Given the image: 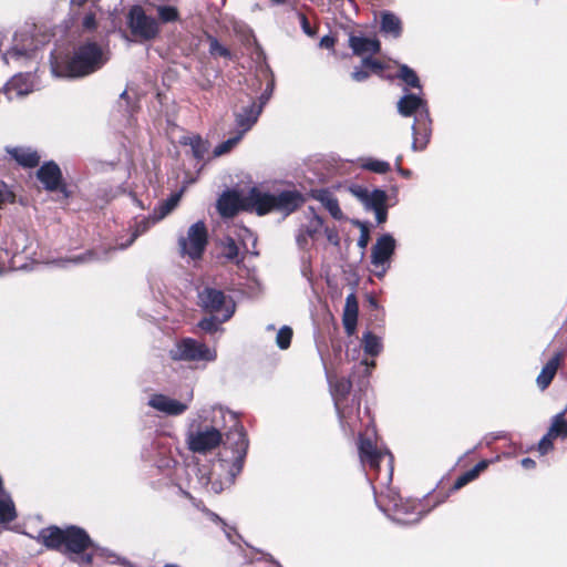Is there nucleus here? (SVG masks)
Listing matches in <instances>:
<instances>
[{
  "mask_svg": "<svg viewBox=\"0 0 567 567\" xmlns=\"http://www.w3.org/2000/svg\"><path fill=\"white\" fill-rule=\"evenodd\" d=\"M107 60L104 47L94 41H85L74 48L73 52L52 51L50 66L55 78L78 79L96 72Z\"/></svg>",
  "mask_w": 567,
  "mask_h": 567,
  "instance_id": "f257e3e1",
  "label": "nucleus"
},
{
  "mask_svg": "<svg viewBox=\"0 0 567 567\" xmlns=\"http://www.w3.org/2000/svg\"><path fill=\"white\" fill-rule=\"evenodd\" d=\"M197 420L209 427H217L219 432L231 423L233 429L227 433L226 445L231 449L233 458L229 466V481L234 483L236 476L241 472L248 450L246 432L237 421L235 413L221 405L203 406L197 412Z\"/></svg>",
  "mask_w": 567,
  "mask_h": 567,
  "instance_id": "f03ea898",
  "label": "nucleus"
},
{
  "mask_svg": "<svg viewBox=\"0 0 567 567\" xmlns=\"http://www.w3.org/2000/svg\"><path fill=\"white\" fill-rule=\"evenodd\" d=\"M375 503L393 522L401 525L416 524L427 513L421 502L403 499L392 489H389L385 496H375Z\"/></svg>",
  "mask_w": 567,
  "mask_h": 567,
  "instance_id": "7ed1b4c3",
  "label": "nucleus"
},
{
  "mask_svg": "<svg viewBox=\"0 0 567 567\" xmlns=\"http://www.w3.org/2000/svg\"><path fill=\"white\" fill-rule=\"evenodd\" d=\"M330 392L340 425L344 432H353L360 410V401L353 398L351 405L348 404V395L352 389V382L347 378L328 377Z\"/></svg>",
  "mask_w": 567,
  "mask_h": 567,
  "instance_id": "20e7f679",
  "label": "nucleus"
},
{
  "mask_svg": "<svg viewBox=\"0 0 567 567\" xmlns=\"http://www.w3.org/2000/svg\"><path fill=\"white\" fill-rule=\"evenodd\" d=\"M169 357L174 361L213 362L217 352L196 339L183 338L169 350Z\"/></svg>",
  "mask_w": 567,
  "mask_h": 567,
  "instance_id": "39448f33",
  "label": "nucleus"
},
{
  "mask_svg": "<svg viewBox=\"0 0 567 567\" xmlns=\"http://www.w3.org/2000/svg\"><path fill=\"white\" fill-rule=\"evenodd\" d=\"M41 44L42 42L28 31H18L14 33L12 47L2 56L3 61L7 64L16 63L22 66L28 61L37 60Z\"/></svg>",
  "mask_w": 567,
  "mask_h": 567,
  "instance_id": "423d86ee",
  "label": "nucleus"
},
{
  "mask_svg": "<svg viewBox=\"0 0 567 567\" xmlns=\"http://www.w3.org/2000/svg\"><path fill=\"white\" fill-rule=\"evenodd\" d=\"M177 244L182 257H188L192 260L200 259L208 244L206 224L198 220L190 225L186 234L178 237Z\"/></svg>",
  "mask_w": 567,
  "mask_h": 567,
  "instance_id": "0eeeda50",
  "label": "nucleus"
},
{
  "mask_svg": "<svg viewBox=\"0 0 567 567\" xmlns=\"http://www.w3.org/2000/svg\"><path fill=\"white\" fill-rule=\"evenodd\" d=\"M360 434L358 450L362 465H369L372 470H379L380 463L386 460V474L382 484H389L393 474V456L388 450H380L371 437Z\"/></svg>",
  "mask_w": 567,
  "mask_h": 567,
  "instance_id": "6e6552de",
  "label": "nucleus"
},
{
  "mask_svg": "<svg viewBox=\"0 0 567 567\" xmlns=\"http://www.w3.org/2000/svg\"><path fill=\"white\" fill-rule=\"evenodd\" d=\"M198 301L204 311L220 317V321H228L236 311L233 298L216 288L205 287L198 293Z\"/></svg>",
  "mask_w": 567,
  "mask_h": 567,
  "instance_id": "1a4fd4ad",
  "label": "nucleus"
},
{
  "mask_svg": "<svg viewBox=\"0 0 567 567\" xmlns=\"http://www.w3.org/2000/svg\"><path fill=\"white\" fill-rule=\"evenodd\" d=\"M126 19L132 35L138 41H152L159 34L158 21L147 16L140 6H133Z\"/></svg>",
  "mask_w": 567,
  "mask_h": 567,
  "instance_id": "9d476101",
  "label": "nucleus"
},
{
  "mask_svg": "<svg viewBox=\"0 0 567 567\" xmlns=\"http://www.w3.org/2000/svg\"><path fill=\"white\" fill-rule=\"evenodd\" d=\"M221 432L217 427L199 422L196 429H189L186 435L188 449L194 453L205 454L221 443Z\"/></svg>",
  "mask_w": 567,
  "mask_h": 567,
  "instance_id": "9b49d317",
  "label": "nucleus"
},
{
  "mask_svg": "<svg viewBox=\"0 0 567 567\" xmlns=\"http://www.w3.org/2000/svg\"><path fill=\"white\" fill-rule=\"evenodd\" d=\"M306 220L301 223L296 231V244L305 252L309 251L312 244L316 243L323 230V219L316 214L312 207H309L305 214Z\"/></svg>",
  "mask_w": 567,
  "mask_h": 567,
  "instance_id": "f8f14e48",
  "label": "nucleus"
},
{
  "mask_svg": "<svg viewBox=\"0 0 567 567\" xmlns=\"http://www.w3.org/2000/svg\"><path fill=\"white\" fill-rule=\"evenodd\" d=\"M396 248V240L391 234L381 235L371 249V264L380 269L375 275L381 278L390 268V260Z\"/></svg>",
  "mask_w": 567,
  "mask_h": 567,
  "instance_id": "ddd939ff",
  "label": "nucleus"
},
{
  "mask_svg": "<svg viewBox=\"0 0 567 567\" xmlns=\"http://www.w3.org/2000/svg\"><path fill=\"white\" fill-rule=\"evenodd\" d=\"M94 546L93 540L85 529L71 525L66 527L63 554L74 556L86 551Z\"/></svg>",
  "mask_w": 567,
  "mask_h": 567,
  "instance_id": "4468645a",
  "label": "nucleus"
},
{
  "mask_svg": "<svg viewBox=\"0 0 567 567\" xmlns=\"http://www.w3.org/2000/svg\"><path fill=\"white\" fill-rule=\"evenodd\" d=\"M398 112L403 117H414V122L417 120H424L430 115L427 103L420 95L413 93H405L396 104Z\"/></svg>",
  "mask_w": 567,
  "mask_h": 567,
  "instance_id": "2eb2a0df",
  "label": "nucleus"
},
{
  "mask_svg": "<svg viewBox=\"0 0 567 567\" xmlns=\"http://www.w3.org/2000/svg\"><path fill=\"white\" fill-rule=\"evenodd\" d=\"M245 210L254 212L259 216H264L275 210V197L269 192H262L257 187L249 189L245 195Z\"/></svg>",
  "mask_w": 567,
  "mask_h": 567,
  "instance_id": "dca6fc26",
  "label": "nucleus"
},
{
  "mask_svg": "<svg viewBox=\"0 0 567 567\" xmlns=\"http://www.w3.org/2000/svg\"><path fill=\"white\" fill-rule=\"evenodd\" d=\"M192 398L193 392H190L187 402H181L168 395L155 393L150 396L148 405L164 415L177 416L182 415L188 409Z\"/></svg>",
  "mask_w": 567,
  "mask_h": 567,
  "instance_id": "f3484780",
  "label": "nucleus"
},
{
  "mask_svg": "<svg viewBox=\"0 0 567 567\" xmlns=\"http://www.w3.org/2000/svg\"><path fill=\"white\" fill-rule=\"evenodd\" d=\"M34 90L33 75L30 72L13 75L4 85L3 94L9 101L24 97Z\"/></svg>",
  "mask_w": 567,
  "mask_h": 567,
  "instance_id": "a211bd4d",
  "label": "nucleus"
},
{
  "mask_svg": "<svg viewBox=\"0 0 567 567\" xmlns=\"http://www.w3.org/2000/svg\"><path fill=\"white\" fill-rule=\"evenodd\" d=\"M275 210L288 216L296 212L303 203V195L296 189H285L274 194Z\"/></svg>",
  "mask_w": 567,
  "mask_h": 567,
  "instance_id": "6ab92c4d",
  "label": "nucleus"
},
{
  "mask_svg": "<svg viewBox=\"0 0 567 567\" xmlns=\"http://www.w3.org/2000/svg\"><path fill=\"white\" fill-rule=\"evenodd\" d=\"M261 114V107H257V102L251 100L247 106L235 112L236 131L245 135L257 123Z\"/></svg>",
  "mask_w": 567,
  "mask_h": 567,
  "instance_id": "aec40b11",
  "label": "nucleus"
},
{
  "mask_svg": "<svg viewBox=\"0 0 567 567\" xmlns=\"http://www.w3.org/2000/svg\"><path fill=\"white\" fill-rule=\"evenodd\" d=\"M142 458L156 466L158 470H168L174 461L167 455L166 449L162 447L157 442H151L142 450Z\"/></svg>",
  "mask_w": 567,
  "mask_h": 567,
  "instance_id": "412c9836",
  "label": "nucleus"
},
{
  "mask_svg": "<svg viewBox=\"0 0 567 567\" xmlns=\"http://www.w3.org/2000/svg\"><path fill=\"white\" fill-rule=\"evenodd\" d=\"M245 196L227 190L217 200V210L225 218L234 217L239 210H245Z\"/></svg>",
  "mask_w": 567,
  "mask_h": 567,
  "instance_id": "4be33fe9",
  "label": "nucleus"
},
{
  "mask_svg": "<svg viewBox=\"0 0 567 567\" xmlns=\"http://www.w3.org/2000/svg\"><path fill=\"white\" fill-rule=\"evenodd\" d=\"M38 179L43 184L44 188L53 192L56 190L62 183V173L56 163L53 161L44 163L37 172Z\"/></svg>",
  "mask_w": 567,
  "mask_h": 567,
  "instance_id": "5701e85b",
  "label": "nucleus"
},
{
  "mask_svg": "<svg viewBox=\"0 0 567 567\" xmlns=\"http://www.w3.org/2000/svg\"><path fill=\"white\" fill-rule=\"evenodd\" d=\"M352 193L368 210L381 208L386 204L388 195L384 190L379 188L369 190L364 187H357Z\"/></svg>",
  "mask_w": 567,
  "mask_h": 567,
  "instance_id": "b1692460",
  "label": "nucleus"
},
{
  "mask_svg": "<svg viewBox=\"0 0 567 567\" xmlns=\"http://www.w3.org/2000/svg\"><path fill=\"white\" fill-rule=\"evenodd\" d=\"M65 534L66 528L62 529L58 526H50L41 529L37 539L47 548L58 550L63 554Z\"/></svg>",
  "mask_w": 567,
  "mask_h": 567,
  "instance_id": "393cba45",
  "label": "nucleus"
},
{
  "mask_svg": "<svg viewBox=\"0 0 567 567\" xmlns=\"http://www.w3.org/2000/svg\"><path fill=\"white\" fill-rule=\"evenodd\" d=\"M430 115L424 120H417L413 123L411 128L413 135L412 150L414 152L423 151L427 146L432 133Z\"/></svg>",
  "mask_w": 567,
  "mask_h": 567,
  "instance_id": "a878e982",
  "label": "nucleus"
},
{
  "mask_svg": "<svg viewBox=\"0 0 567 567\" xmlns=\"http://www.w3.org/2000/svg\"><path fill=\"white\" fill-rule=\"evenodd\" d=\"M348 42L353 54L359 56H363L364 54H375L381 49L380 41L375 38H367L351 33Z\"/></svg>",
  "mask_w": 567,
  "mask_h": 567,
  "instance_id": "bb28decb",
  "label": "nucleus"
},
{
  "mask_svg": "<svg viewBox=\"0 0 567 567\" xmlns=\"http://www.w3.org/2000/svg\"><path fill=\"white\" fill-rule=\"evenodd\" d=\"M359 306L354 293L346 298L342 323L348 336H353L357 329Z\"/></svg>",
  "mask_w": 567,
  "mask_h": 567,
  "instance_id": "cd10ccee",
  "label": "nucleus"
},
{
  "mask_svg": "<svg viewBox=\"0 0 567 567\" xmlns=\"http://www.w3.org/2000/svg\"><path fill=\"white\" fill-rule=\"evenodd\" d=\"M7 153L21 166L33 168L39 165L40 156L27 147H6Z\"/></svg>",
  "mask_w": 567,
  "mask_h": 567,
  "instance_id": "c85d7f7f",
  "label": "nucleus"
},
{
  "mask_svg": "<svg viewBox=\"0 0 567 567\" xmlns=\"http://www.w3.org/2000/svg\"><path fill=\"white\" fill-rule=\"evenodd\" d=\"M563 354L560 352L556 353L553 358L548 360V362L543 367L540 373L536 379L537 386L540 390H545L551 383L554 377L557 373V370L560 365Z\"/></svg>",
  "mask_w": 567,
  "mask_h": 567,
  "instance_id": "c756f323",
  "label": "nucleus"
},
{
  "mask_svg": "<svg viewBox=\"0 0 567 567\" xmlns=\"http://www.w3.org/2000/svg\"><path fill=\"white\" fill-rule=\"evenodd\" d=\"M313 198L319 200L334 219H342L343 214L338 199L328 190L319 189L313 193Z\"/></svg>",
  "mask_w": 567,
  "mask_h": 567,
  "instance_id": "7c9ffc66",
  "label": "nucleus"
},
{
  "mask_svg": "<svg viewBox=\"0 0 567 567\" xmlns=\"http://www.w3.org/2000/svg\"><path fill=\"white\" fill-rule=\"evenodd\" d=\"M158 221L159 220H155V214L154 213L151 214L147 217H143L142 219L136 220L135 225H134L133 234L131 235L130 239L126 243L118 244L115 247V249H125V248H127L128 246H131L134 243V240L138 236L143 235L144 233H146L153 225H155Z\"/></svg>",
  "mask_w": 567,
  "mask_h": 567,
  "instance_id": "2f4dec72",
  "label": "nucleus"
},
{
  "mask_svg": "<svg viewBox=\"0 0 567 567\" xmlns=\"http://www.w3.org/2000/svg\"><path fill=\"white\" fill-rule=\"evenodd\" d=\"M183 190L172 194L167 199L162 200L154 208L155 220H162L169 215L178 205L182 198Z\"/></svg>",
  "mask_w": 567,
  "mask_h": 567,
  "instance_id": "473e14b6",
  "label": "nucleus"
},
{
  "mask_svg": "<svg viewBox=\"0 0 567 567\" xmlns=\"http://www.w3.org/2000/svg\"><path fill=\"white\" fill-rule=\"evenodd\" d=\"M381 31L393 38H399L402 32L401 20L392 12H383L381 17Z\"/></svg>",
  "mask_w": 567,
  "mask_h": 567,
  "instance_id": "72a5a7b5",
  "label": "nucleus"
},
{
  "mask_svg": "<svg viewBox=\"0 0 567 567\" xmlns=\"http://www.w3.org/2000/svg\"><path fill=\"white\" fill-rule=\"evenodd\" d=\"M363 351L367 355L378 357L383 350L382 339L371 331H365L361 340Z\"/></svg>",
  "mask_w": 567,
  "mask_h": 567,
  "instance_id": "f704fd0d",
  "label": "nucleus"
},
{
  "mask_svg": "<svg viewBox=\"0 0 567 567\" xmlns=\"http://www.w3.org/2000/svg\"><path fill=\"white\" fill-rule=\"evenodd\" d=\"M162 2L161 0H151L150 4L154 7L157 11L158 19L163 23L175 22L179 19V13L176 7L168 6Z\"/></svg>",
  "mask_w": 567,
  "mask_h": 567,
  "instance_id": "c9c22d12",
  "label": "nucleus"
},
{
  "mask_svg": "<svg viewBox=\"0 0 567 567\" xmlns=\"http://www.w3.org/2000/svg\"><path fill=\"white\" fill-rule=\"evenodd\" d=\"M17 517L14 503L8 493H0V524L10 523Z\"/></svg>",
  "mask_w": 567,
  "mask_h": 567,
  "instance_id": "e433bc0d",
  "label": "nucleus"
},
{
  "mask_svg": "<svg viewBox=\"0 0 567 567\" xmlns=\"http://www.w3.org/2000/svg\"><path fill=\"white\" fill-rule=\"evenodd\" d=\"M565 413L566 411H563L553 417L551 425L548 430L549 436H553L554 439L567 437V420L565 419Z\"/></svg>",
  "mask_w": 567,
  "mask_h": 567,
  "instance_id": "4c0bfd02",
  "label": "nucleus"
},
{
  "mask_svg": "<svg viewBox=\"0 0 567 567\" xmlns=\"http://www.w3.org/2000/svg\"><path fill=\"white\" fill-rule=\"evenodd\" d=\"M223 257H225L229 261H234L236 265H240L243 262V257L239 258V249L238 246L231 237H227L223 241V250H221Z\"/></svg>",
  "mask_w": 567,
  "mask_h": 567,
  "instance_id": "58836bf2",
  "label": "nucleus"
},
{
  "mask_svg": "<svg viewBox=\"0 0 567 567\" xmlns=\"http://www.w3.org/2000/svg\"><path fill=\"white\" fill-rule=\"evenodd\" d=\"M398 78L411 87L421 89L420 80L414 70L406 64H401L399 68Z\"/></svg>",
  "mask_w": 567,
  "mask_h": 567,
  "instance_id": "ea45409f",
  "label": "nucleus"
},
{
  "mask_svg": "<svg viewBox=\"0 0 567 567\" xmlns=\"http://www.w3.org/2000/svg\"><path fill=\"white\" fill-rule=\"evenodd\" d=\"M361 167L363 169L378 173V174H385L390 171L391 166L388 162L367 157L362 159Z\"/></svg>",
  "mask_w": 567,
  "mask_h": 567,
  "instance_id": "a19ab883",
  "label": "nucleus"
},
{
  "mask_svg": "<svg viewBox=\"0 0 567 567\" xmlns=\"http://www.w3.org/2000/svg\"><path fill=\"white\" fill-rule=\"evenodd\" d=\"M241 133L235 131V135L229 137L228 140L224 141L219 145H217L214 150L215 156H221L224 154L229 153L244 137Z\"/></svg>",
  "mask_w": 567,
  "mask_h": 567,
  "instance_id": "79ce46f5",
  "label": "nucleus"
},
{
  "mask_svg": "<svg viewBox=\"0 0 567 567\" xmlns=\"http://www.w3.org/2000/svg\"><path fill=\"white\" fill-rule=\"evenodd\" d=\"M206 38L209 42V54L212 56H221V58H225V59H230L231 58V53L230 51L224 47L223 44L219 43V41L210 35V34H206Z\"/></svg>",
  "mask_w": 567,
  "mask_h": 567,
  "instance_id": "37998d69",
  "label": "nucleus"
},
{
  "mask_svg": "<svg viewBox=\"0 0 567 567\" xmlns=\"http://www.w3.org/2000/svg\"><path fill=\"white\" fill-rule=\"evenodd\" d=\"M225 321H220V317L212 315L210 317L203 318L198 322V327L207 333H215L219 330H223L220 326Z\"/></svg>",
  "mask_w": 567,
  "mask_h": 567,
  "instance_id": "c03bdc74",
  "label": "nucleus"
},
{
  "mask_svg": "<svg viewBox=\"0 0 567 567\" xmlns=\"http://www.w3.org/2000/svg\"><path fill=\"white\" fill-rule=\"evenodd\" d=\"M291 339H292V329L288 326H284L277 332L276 343L279 349L286 350L290 347Z\"/></svg>",
  "mask_w": 567,
  "mask_h": 567,
  "instance_id": "a18cd8bd",
  "label": "nucleus"
},
{
  "mask_svg": "<svg viewBox=\"0 0 567 567\" xmlns=\"http://www.w3.org/2000/svg\"><path fill=\"white\" fill-rule=\"evenodd\" d=\"M186 144L190 146L193 155L196 158L202 159L204 157L206 145L199 136L189 137Z\"/></svg>",
  "mask_w": 567,
  "mask_h": 567,
  "instance_id": "49530a36",
  "label": "nucleus"
},
{
  "mask_svg": "<svg viewBox=\"0 0 567 567\" xmlns=\"http://www.w3.org/2000/svg\"><path fill=\"white\" fill-rule=\"evenodd\" d=\"M94 549L95 555L104 557V558H113L115 563H118L122 566L127 567L130 561L126 558L118 557L115 553L111 551L107 548L100 547L94 544L92 547Z\"/></svg>",
  "mask_w": 567,
  "mask_h": 567,
  "instance_id": "de8ad7c7",
  "label": "nucleus"
},
{
  "mask_svg": "<svg viewBox=\"0 0 567 567\" xmlns=\"http://www.w3.org/2000/svg\"><path fill=\"white\" fill-rule=\"evenodd\" d=\"M475 478H476V476H475L474 472L468 470L456 478V481L453 484L452 489L457 491V489L462 488L463 486H465L466 484H468L470 482L474 481Z\"/></svg>",
  "mask_w": 567,
  "mask_h": 567,
  "instance_id": "09e8293b",
  "label": "nucleus"
},
{
  "mask_svg": "<svg viewBox=\"0 0 567 567\" xmlns=\"http://www.w3.org/2000/svg\"><path fill=\"white\" fill-rule=\"evenodd\" d=\"M322 234H324L327 240L333 245V246H339L340 244V237H339V234H338V230L336 229V227H329L327 226L324 223H323V230H322Z\"/></svg>",
  "mask_w": 567,
  "mask_h": 567,
  "instance_id": "8fccbe9b",
  "label": "nucleus"
},
{
  "mask_svg": "<svg viewBox=\"0 0 567 567\" xmlns=\"http://www.w3.org/2000/svg\"><path fill=\"white\" fill-rule=\"evenodd\" d=\"M14 198L16 196L9 187L3 182H0V207L7 203H13Z\"/></svg>",
  "mask_w": 567,
  "mask_h": 567,
  "instance_id": "3c124183",
  "label": "nucleus"
},
{
  "mask_svg": "<svg viewBox=\"0 0 567 567\" xmlns=\"http://www.w3.org/2000/svg\"><path fill=\"white\" fill-rule=\"evenodd\" d=\"M207 516L209 517V519H212L213 522L215 523H218L221 525L223 527V530L225 532V535L226 537L231 540V532H233V528L229 527L217 514L210 512V511H205Z\"/></svg>",
  "mask_w": 567,
  "mask_h": 567,
  "instance_id": "603ef678",
  "label": "nucleus"
},
{
  "mask_svg": "<svg viewBox=\"0 0 567 567\" xmlns=\"http://www.w3.org/2000/svg\"><path fill=\"white\" fill-rule=\"evenodd\" d=\"M94 256V252L92 251H87L85 254H81V255H78L73 258H70V259H64V260H61L60 262L64 266V264L66 262H72V264H83V262H86L89 260H91Z\"/></svg>",
  "mask_w": 567,
  "mask_h": 567,
  "instance_id": "864d4df0",
  "label": "nucleus"
},
{
  "mask_svg": "<svg viewBox=\"0 0 567 567\" xmlns=\"http://www.w3.org/2000/svg\"><path fill=\"white\" fill-rule=\"evenodd\" d=\"M362 65L364 68L371 69L374 72H381L383 70V64L380 61L369 56L362 59Z\"/></svg>",
  "mask_w": 567,
  "mask_h": 567,
  "instance_id": "5fc2aeb1",
  "label": "nucleus"
},
{
  "mask_svg": "<svg viewBox=\"0 0 567 567\" xmlns=\"http://www.w3.org/2000/svg\"><path fill=\"white\" fill-rule=\"evenodd\" d=\"M553 439L554 437L549 436V433L547 432V434L540 440L538 444V451L540 454H546L553 449Z\"/></svg>",
  "mask_w": 567,
  "mask_h": 567,
  "instance_id": "6e6d98bb",
  "label": "nucleus"
},
{
  "mask_svg": "<svg viewBox=\"0 0 567 567\" xmlns=\"http://www.w3.org/2000/svg\"><path fill=\"white\" fill-rule=\"evenodd\" d=\"M274 90V84L269 83L265 90V92L259 96L257 102V107H261V111L264 110V106L269 101Z\"/></svg>",
  "mask_w": 567,
  "mask_h": 567,
  "instance_id": "4d7b16f0",
  "label": "nucleus"
},
{
  "mask_svg": "<svg viewBox=\"0 0 567 567\" xmlns=\"http://www.w3.org/2000/svg\"><path fill=\"white\" fill-rule=\"evenodd\" d=\"M95 553L86 554L85 551L80 555H74V557H71V559L75 563H79L81 565H91L93 561Z\"/></svg>",
  "mask_w": 567,
  "mask_h": 567,
  "instance_id": "13d9d810",
  "label": "nucleus"
},
{
  "mask_svg": "<svg viewBox=\"0 0 567 567\" xmlns=\"http://www.w3.org/2000/svg\"><path fill=\"white\" fill-rule=\"evenodd\" d=\"M82 24L85 30L95 29V27H96L95 13H93V12L86 13L85 17L83 18Z\"/></svg>",
  "mask_w": 567,
  "mask_h": 567,
  "instance_id": "bf43d9fd",
  "label": "nucleus"
},
{
  "mask_svg": "<svg viewBox=\"0 0 567 567\" xmlns=\"http://www.w3.org/2000/svg\"><path fill=\"white\" fill-rule=\"evenodd\" d=\"M369 230L368 228L362 225L361 227V234H360V237L358 239V246L361 248V249H365L368 244H369Z\"/></svg>",
  "mask_w": 567,
  "mask_h": 567,
  "instance_id": "052dcab7",
  "label": "nucleus"
},
{
  "mask_svg": "<svg viewBox=\"0 0 567 567\" xmlns=\"http://www.w3.org/2000/svg\"><path fill=\"white\" fill-rule=\"evenodd\" d=\"M351 76L355 82H363L369 78V72L362 68H355Z\"/></svg>",
  "mask_w": 567,
  "mask_h": 567,
  "instance_id": "680f3d73",
  "label": "nucleus"
},
{
  "mask_svg": "<svg viewBox=\"0 0 567 567\" xmlns=\"http://www.w3.org/2000/svg\"><path fill=\"white\" fill-rule=\"evenodd\" d=\"M239 237L241 238L243 241L251 240L252 246H256L257 237L248 228H243L241 233L239 234Z\"/></svg>",
  "mask_w": 567,
  "mask_h": 567,
  "instance_id": "e2e57ef3",
  "label": "nucleus"
},
{
  "mask_svg": "<svg viewBox=\"0 0 567 567\" xmlns=\"http://www.w3.org/2000/svg\"><path fill=\"white\" fill-rule=\"evenodd\" d=\"M373 212L375 214V219H377L378 224H383L386 220V217H388L386 206L374 209Z\"/></svg>",
  "mask_w": 567,
  "mask_h": 567,
  "instance_id": "0e129e2a",
  "label": "nucleus"
},
{
  "mask_svg": "<svg viewBox=\"0 0 567 567\" xmlns=\"http://www.w3.org/2000/svg\"><path fill=\"white\" fill-rule=\"evenodd\" d=\"M374 365H375L374 361L362 360L360 362V367H362L364 369L365 377H369L371 374V371L374 368Z\"/></svg>",
  "mask_w": 567,
  "mask_h": 567,
  "instance_id": "69168bd1",
  "label": "nucleus"
},
{
  "mask_svg": "<svg viewBox=\"0 0 567 567\" xmlns=\"http://www.w3.org/2000/svg\"><path fill=\"white\" fill-rule=\"evenodd\" d=\"M334 45V39L330 35H324L320 40V47L326 49H331Z\"/></svg>",
  "mask_w": 567,
  "mask_h": 567,
  "instance_id": "338daca9",
  "label": "nucleus"
},
{
  "mask_svg": "<svg viewBox=\"0 0 567 567\" xmlns=\"http://www.w3.org/2000/svg\"><path fill=\"white\" fill-rule=\"evenodd\" d=\"M488 466V461L483 460L478 462L474 467L471 468L472 472H474L475 476L477 477L482 471H484Z\"/></svg>",
  "mask_w": 567,
  "mask_h": 567,
  "instance_id": "774afa93",
  "label": "nucleus"
}]
</instances>
